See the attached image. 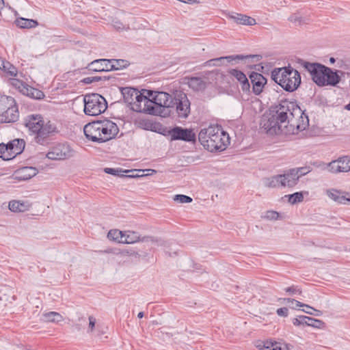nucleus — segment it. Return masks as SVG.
<instances>
[{
    "mask_svg": "<svg viewBox=\"0 0 350 350\" xmlns=\"http://www.w3.org/2000/svg\"><path fill=\"white\" fill-rule=\"evenodd\" d=\"M309 119L296 103L282 100L269 114L263 115L261 128L269 135H291L305 130Z\"/></svg>",
    "mask_w": 350,
    "mask_h": 350,
    "instance_id": "nucleus-1",
    "label": "nucleus"
},
{
    "mask_svg": "<svg viewBox=\"0 0 350 350\" xmlns=\"http://www.w3.org/2000/svg\"><path fill=\"white\" fill-rule=\"evenodd\" d=\"M123 243L133 244L137 242H142V238L139 234L135 231L126 230L124 231Z\"/></svg>",
    "mask_w": 350,
    "mask_h": 350,
    "instance_id": "nucleus-27",
    "label": "nucleus"
},
{
    "mask_svg": "<svg viewBox=\"0 0 350 350\" xmlns=\"http://www.w3.org/2000/svg\"><path fill=\"white\" fill-rule=\"evenodd\" d=\"M124 231H121L117 229L110 230L107 234V237L110 240L118 241V243H123Z\"/></svg>",
    "mask_w": 350,
    "mask_h": 350,
    "instance_id": "nucleus-32",
    "label": "nucleus"
},
{
    "mask_svg": "<svg viewBox=\"0 0 350 350\" xmlns=\"http://www.w3.org/2000/svg\"><path fill=\"white\" fill-rule=\"evenodd\" d=\"M147 241H150L152 243H158L159 242L158 239L154 237L146 236V237H142V242H147Z\"/></svg>",
    "mask_w": 350,
    "mask_h": 350,
    "instance_id": "nucleus-56",
    "label": "nucleus"
},
{
    "mask_svg": "<svg viewBox=\"0 0 350 350\" xmlns=\"http://www.w3.org/2000/svg\"><path fill=\"white\" fill-rule=\"evenodd\" d=\"M97 122L100 124L101 143L108 142L116 137L119 132V128L115 122L108 119L97 120Z\"/></svg>",
    "mask_w": 350,
    "mask_h": 350,
    "instance_id": "nucleus-10",
    "label": "nucleus"
},
{
    "mask_svg": "<svg viewBox=\"0 0 350 350\" xmlns=\"http://www.w3.org/2000/svg\"><path fill=\"white\" fill-rule=\"evenodd\" d=\"M84 112L88 116H98L107 108L105 98L98 94H87L83 98Z\"/></svg>",
    "mask_w": 350,
    "mask_h": 350,
    "instance_id": "nucleus-7",
    "label": "nucleus"
},
{
    "mask_svg": "<svg viewBox=\"0 0 350 350\" xmlns=\"http://www.w3.org/2000/svg\"><path fill=\"white\" fill-rule=\"evenodd\" d=\"M198 139L204 148L210 152L224 150L230 144L228 134L221 126L214 125L202 129L199 133Z\"/></svg>",
    "mask_w": 350,
    "mask_h": 350,
    "instance_id": "nucleus-2",
    "label": "nucleus"
},
{
    "mask_svg": "<svg viewBox=\"0 0 350 350\" xmlns=\"http://www.w3.org/2000/svg\"><path fill=\"white\" fill-rule=\"evenodd\" d=\"M101 79L100 77H85L82 80V82H83L85 84H90L93 82L98 81Z\"/></svg>",
    "mask_w": 350,
    "mask_h": 350,
    "instance_id": "nucleus-52",
    "label": "nucleus"
},
{
    "mask_svg": "<svg viewBox=\"0 0 350 350\" xmlns=\"http://www.w3.org/2000/svg\"><path fill=\"white\" fill-rule=\"evenodd\" d=\"M9 209L12 212H24L29 208V204L20 201L12 200L9 203Z\"/></svg>",
    "mask_w": 350,
    "mask_h": 350,
    "instance_id": "nucleus-30",
    "label": "nucleus"
},
{
    "mask_svg": "<svg viewBox=\"0 0 350 350\" xmlns=\"http://www.w3.org/2000/svg\"><path fill=\"white\" fill-rule=\"evenodd\" d=\"M300 64L310 74L312 81L319 86H325L323 79L326 66L319 63L300 60Z\"/></svg>",
    "mask_w": 350,
    "mask_h": 350,
    "instance_id": "nucleus-9",
    "label": "nucleus"
},
{
    "mask_svg": "<svg viewBox=\"0 0 350 350\" xmlns=\"http://www.w3.org/2000/svg\"><path fill=\"white\" fill-rule=\"evenodd\" d=\"M113 26L117 30H122L125 29H129V27H126L120 21H114L113 23Z\"/></svg>",
    "mask_w": 350,
    "mask_h": 350,
    "instance_id": "nucleus-55",
    "label": "nucleus"
},
{
    "mask_svg": "<svg viewBox=\"0 0 350 350\" xmlns=\"http://www.w3.org/2000/svg\"><path fill=\"white\" fill-rule=\"evenodd\" d=\"M252 84V92L255 95H259L267 83V79L260 73L252 72L249 75Z\"/></svg>",
    "mask_w": 350,
    "mask_h": 350,
    "instance_id": "nucleus-15",
    "label": "nucleus"
},
{
    "mask_svg": "<svg viewBox=\"0 0 350 350\" xmlns=\"http://www.w3.org/2000/svg\"><path fill=\"white\" fill-rule=\"evenodd\" d=\"M254 55H229L226 57H220L215 59H212L207 62V64L209 66H221L223 64L224 62L226 59L228 62H230L232 60H243L244 59L252 58L254 57Z\"/></svg>",
    "mask_w": 350,
    "mask_h": 350,
    "instance_id": "nucleus-21",
    "label": "nucleus"
},
{
    "mask_svg": "<svg viewBox=\"0 0 350 350\" xmlns=\"http://www.w3.org/2000/svg\"><path fill=\"white\" fill-rule=\"evenodd\" d=\"M96 323V319L92 316L89 317V329L92 332Z\"/></svg>",
    "mask_w": 350,
    "mask_h": 350,
    "instance_id": "nucleus-57",
    "label": "nucleus"
},
{
    "mask_svg": "<svg viewBox=\"0 0 350 350\" xmlns=\"http://www.w3.org/2000/svg\"><path fill=\"white\" fill-rule=\"evenodd\" d=\"M327 196L339 204H350V193L342 192L334 189L326 191Z\"/></svg>",
    "mask_w": 350,
    "mask_h": 350,
    "instance_id": "nucleus-17",
    "label": "nucleus"
},
{
    "mask_svg": "<svg viewBox=\"0 0 350 350\" xmlns=\"http://www.w3.org/2000/svg\"><path fill=\"white\" fill-rule=\"evenodd\" d=\"M124 172H132V174H130L129 176H126V177L130 178H139L145 176L144 174H139V172H138V170H125Z\"/></svg>",
    "mask_w": 350,
    "mask_h": 350,
    "instance_id": "nucleus-53",
    "label": "nucleus"
},
{
    "mask_svg": "<svg viewBox=\"0 0 350 350\" xmlns=\"http://www.w3.org/2000/svg\"><path fill=\"white\" fill-rule=\"evenodd\" d=\"M111 62L110 64V69L111 70H118L120 69H123L126 68L129 66L128 61L125 59H109Z\"/></svg>",
    "mask_w": 350,
    "mask_h": 350,
    "instance_id": "nucleus-33",
    "label": "nucleus"
},
{
    "mask_svg": "<svg viewBox=\"0 0 350 350\" xmlns=\"http://www.w3.org/2000/svg\"><path fill=\"white\" fill-rule=\"evenodd\" d=\"M16 24L20 28H33L38 25V22L35 20L24 18L16 19Z\"/></svg>",
    "mask_w": 350,
    "mask_h": 350,
    "instance_id": "nucleus-31",
    "label": "nucleus"
},
{
    "mask_svg": "<svg viewBox=\"0 0 350 350\" xmlns=\"http://www.w3.org/2000/svg\"><path fill=\"white\" fill-rule=\"evenodd\" d=\"M279 217V213L276 211H269L266 212L265 218L270 220H276Z\"/></svg>",
    "mask_w": 350,
    "mask_h": 350,
    "instance_id": "nucleus-49",
    "label": "nucleus"
},
{
    "mask_svg": "<svg viewBox=\"0 0 350 350\" xmlns=\"http://www.w3.org/2000/svg\"><path fill=\"white\" fill-rule=\"evenodd\" d=\"M26 94L28 96L37 100H40L44 97L43 92L32 87L26 88Z\"/></svg>",
    "mask_w": 350,
    "mask_h": 350,
    "instance_id": "nucleus-34",
    "label": "nucleus"
},
{
    "mask_svg": "<svg viewBox=\"0 0 350 350\" xmlns=\"http://www.w3.org/2000/svg\"><path fill=\"white\" fill-rule=\"evenodd\" d=\"M188 85L194 91H202L206 88V83L201 77H193L188 79Z\"/></svg>",
    "mask_w": 350,
    "mask_h": 350,
    "instance_id": "nucleus-26",
    "label": "nucleus"
},
{
    "mask_svg": "<svg viewBox=\"0 0 350 350\" xmlns=\"http://www.w3.org/2000/svg\"><path fill=\"white\" fill-rule=\"evenodd\" d=\"M303 311L305 312L306 313H307L308 314H311V315H312L313 312H314V311L310 309H309L308 310H303Z\"/></svg>",
    "mask_w": 350,
    "mask_h": 350,
    "instance_id": "nucleus-62",
    "label": "nucleus"
},
{
    "mask_svg": "<svg viewBox=\"0 0 350 350\" xmlns=\"http://www.w3.org/2000/svg\"><path fill=\"white\" fill-rule=\"evenodd\" d=\"M20 172L23 174V179L27 180L36 176L38 170L33 167H25L20 170Z\"/></svg>",
    "mask_w": 350,
    "mask_h": 350,
    "instance_id": "nucleus-35",
    "label": "nucleus"
},
{
    "mask_svg": "<svg viewBox=\"0 0 350 350\" xmlns=\"http://www.w3.org/2000/svg\"><path fill=\"white\" fill-rule=\"evenodd\" d=\"M8 73H9L11 76L15 77L16 76L17 71L14 67L8 66L7 70Z\"/></svg>",
    "mask_w": 350,
    "mask_h": 350,
    "instance_id": "nucleus-58",
    "label": "nucleus"
},
{
    "mask_svg": "<svg viewBox=\"0 0 350 350\" xmlns=\"http://www.w3.org/2000/svg\"><path fill=\"white\" fill-rule=\"evenodd\" d=\"M152 105L148 108V113L166 118L172 113L173 97L168 93L163 92H156L152 97Z\"/></svg>",
    "mask_w": 350,
    "mask_h": 350,
    "instance_id": "nucleus-5",
    "label": "nucleus"
},
{
    "mask_svg": "<svg viewBox=\"0 0 350 350\" xmlns=\"http://www.w3.org/2000/svg\"><path fill=\"white\" fill-rule=\"evenodd\" d=\"M280 176H282L281 180L282 184V188L293 187L298 183L297 177L295 178V174L292 173L291 170L285 171L284 173L280 174Z\"/></svg>",
    "mask_w": 350,
    "mask_h": 350,
    "instance_id": "nucleus-23",
    "label": "nucleus"
},
{
    "mask_svg": "<svg viewBox=\"0 0 350 350\" xmlns=\"http://www.w3.org/2000/svg\"><path fill=\"white\" fill-rule=\"evenodd\" d=\"M284 291L286 293H288L291 295H294L297 293L299 295L301 294V291L296 286H291L288 288H286Z\"/></svg>",
    "mask_w": 350,
    "mask_h": 350,
    "instance_id": "nucleus-47",
    "label": "nucleus"
},
{
    "mask_svg": "<svg viewBox=\"0 0 350 350\" xmlns=\"http://www.w3.org/2000/svg\"><path fill=\"white\" fill-rule=\"evenodd\" d=\"M174 200L180 203H190L193 200L188 196L178 194L174 196Z\"/></svg>",
    "mask_w": 350,
    "mask_h": 350,
    "instance_id": "nucleus-45",
    "label": "nucleus"
},
{
    "mask_svg": "<svg viewBox=\"0 0 350 350\" xmlns=\"http://www.w3.org/2000/svg\"><path fill=\"white\" fill-rule=\"evenodd\" d=\"M256 347L259 350H289L287 344L272 340L260 341Z\"/></svg>",
    "mask_w": 350,
    "mask_h": 350,
    "instance_id": "nucleus-20",
    "label": "nucleus"
},
{
    "mask_svg": "<svg viewBox=\"0 0 350 350\" xmlns=\"http://www.w3.org/2000/svg\"><path fill=\"white\" fill-rule=\"evenodd\" d=\"M100 124L97 121L90 122L85 125L83 132L86 138L92 142L100 144L102 139L99 131Z\"/></svg>",
    "mask_w": 350,
    "mask_h": 350,
    "instance_id": "nucleus-14",
    "label": "nucleus"
},
{
    "mask_svg": "<svg viewBox=\"0 0 350 350\" xmlns=\"http://www.w3.org/2000/svg\"><path fill=\"white\" fill-rule=\"evenodd\" d=\"M338 72H341V71L336 70L334 72L330 68L326 66L323 78L325 81V85H336L340 80V77L338 75Z\"/></svg>",
    "mask_w": 350,
    "mask_h": 350,
    "instance_id": "nucleus-22",
    "label": "nucleus"
},
{
    "mask_svg": "<svg viewBox=\"0 0 350 350\" xmlns=\"http://www.w3.org/2000/svg\"><path fill=\"white\" fill-rule=\"evenodd\" d=\"M290 170H291L292 173L295 174V177L297 176V181L299 180V178L307 174L310 172L309 167H308L293 168Z\"/></svg>",
    "mask_w": 350,
    "mask_h": 350,
    "instance_id": "nucleus-41",
    "label": "nucleus"
},
{
    "mask_svg": "<svg viewBox=\"0 0 350 350\" xmlns=\"http://www.w3.org/2000/svg\"><path fill=\"white\" fill-rule=\"evenodd\" d=\"M110 64L109 59H98L90 63L87 68L94 72H108L111 71Z\"/></svg>",
    "mask_w": 350,
    "mask_h": 350,
    "instance_id": "nucleus-19",
    "label": "nucleus"
},
{
    "mask_svg": "<svg viewBox=\"0 0 350 350\" xmlns=\"http://www.w3.org/2000/svg\"><path fill=\"white\" fill-rule=\"evenodd\" d=\"M288 20L292 23H297L299 25H301L304 22L302 17L299 16L297 14H292L289 17Z\"/></svg>",
    "mask_w": 350,
    "mask_h": 350,
    "instance_id": "nucleus-50",
    "label": "nucleus"
},
{
    "mask_svg": "<svg viewBox=\"0 0 350 350\" xmlns=\"http://www.w3.org/2000/svg\"><path fill=\"white\" fill-rule=\"evenodd\" d=\"M282 176L280 174L273 175L269 177H265L262 179L265 187L271 189L282 188Z\"/></svg>",
    "mask_w": 350,
    "mask_h": 350,
    "instance_id": "nucleus-25",
    "label": "nucleus"
},
{
    "mask_svg": "<svg viewBox=\"0 0 350 350\" xmlns=\"http://www.w3.org/2000/svg\"><path fill=\"white\" fill-rule=\"evenodd\" d=\"M18 118L19 112L15 99L12 96H1L0 98V122H15Z\"/></svg>",
    "mask_w": 350,
    "mask_h": 350,
    "instance_id": "nucleus-6",
    "label": "nucleus"
},
{
    "mask_svg": "<svg viewBox=\"0 0 350 350\" xmlns=\"http://www.w3.org/2000/svg\"><path fill=\"white\" fill-rule=\"evenodd\" d=\"M284 298H280L278 300L279 301H283L284 302H286V304H291L289 306L290 307H291L292 308L295 309L296 308H297L298 306H296V304L295 303H292L291 301H284Z\"/></svg>",
    "mask_w": 350,
    "mask_h": 350,
    "instance_id": "nucleus-60",
    "label": "nucleus"
},
{
    "mask_svg": "<svg viewBox=\"0 0 350 350\" xmlns=\"http://www.w3.org/2000/svg\"><path fill=\"white\" fill-rule=\"evenodd\" d=\"M44 320L49 322H59L62 320V317L58 312H50L44 314Z\"/></svg>",
    "mask_w": 350,
    "mask_h": 350,
    "instance_id": "nucleus-36",
    "label": "nucleus"
},
{
    "mask_svg": "<svg viewBox=\"0 0 350 350\" xmlns=\"http://www.w3.org/2000/svg\"><path fill=\"white\" fill-rule=\"evenodd\" d=\"M121 92L123 95L124 101L129 104L131 103H133V98L137 94V90L133 88L126 87L122 88Z\"/></svg>",
    "mask_w": 350,
    "mask_h": 350,
    "instance_id": "nucleus-29",
    "label": "nucleus"
},
{
    "mask_svg": "<svg viewBox=\"0 0 350 350\" xmlns=\"http://www.w3.org/2000/svg\"><path fill=\"white\" fill-rule=\"evenodd\" d=\"M121 257H126V256H133L135 258H139V254L135 250L131 249V248H124L120 249V256Z\"/></svg>",
    "mask_w": 350,
    "mask_h": 350,
    "instance_id": "nucleus-40",
    "label": "nucleus"
},
{
    "mask_svg": "<svg viewBox=\"0 0 350 350\" xmlns=\"http://www.w3.org/2000/svg\"><path fill=\"white\" fill-rule=\"evenodd\" d=\"M288 202L292 204L301 202L304 200L303 192H295L293 194L288 195Z\"/></svg>",
    "mask_w": 350,
    "mask_h": 350,
    "instance_id": "nucleus-39",
    "label": "nucleus"
},
{
    "mask_svg": "<svg viewBox=\"0 0 350 350\" xmlns=\"http://www.w3.org/2000/svg\"><path fill=\"white\" fill-rule=\"evenodd\" d=\"M294 325H306L315 328H322L325 325V323L321 320L316 319L306 316H299L293 320Z\"/></svg>",
    "mask_w": 350,
    "mask_h": 350,
    "instance_id": "nucleus-16",
    "label": "nucleus"
},
{
    "mask_svg": "<svg viewBox=\"0 0 350 350\" xmlns=\"http://www.w3.org/2000/svg\"><path fill=\"white\" fill-rule=\"evenodd\" d=\"M276 313L280 317H287L288 313V310L287 308H285V307L280 308L276 310Z\"/></svg>",
    "mask_w": 350,
    "mask_h": 350,
    "instance_id": "nucleus-54",
    "label": "nucleus"
},
{
    "mask_svg": "<svg viewBox=\"0 0 350 350\" xmlns=\"http://www.w3.org/2000/svg\"><path fill=\"white\" fill-rule=\"evenodd\" d=\"M120 248H108L105 250H100L98 251L99 253H106V254H112L115 256H120Z\"/></svg>",
    "mask_w": 350,
    "mask_h": 350,
    "instance_id": "nucleus-48",
    "label": "nucleus"
},
{
    "mask_svg": "<svg viewBox=\"0 0 350 350\" xmlns=\"http://www.w3.org/2000/svg\"><path fill=\"white\" fill-rule=\"evenodd\" d=\"M229 18L237 24L252 26L256 23L254 18L242 14L234 13L229 15Z\"/></svg>",
    "mask_w": 350,
    "mask_h": 350,
    "instance_id": "nucleus-24",
    "label": "nucleus"
},
{
    "mask_svg": "<svg viewBox=\"0 0 350 350\" xmlns=\"http://www.w3.org/2000/svg\"><path fill=\"white\" fill-rule=\"evenodd\" d=\"M11 156L12 154H9L8 152V146H6V144H0V158L3 159V160L8 161L11 160Z\"/></svg>",
    "mask_w": 350,
    "mask_h": 350,
    "instance_id": "nucleus-43",
    "label": "nucleus"
},
{
    "mask_svg": "<svg viewBox=\"0 0 350 350\" xmlns=\"http://www.w3.org/2000/svg\"><path fill=\"white\" fill-rule=\"evenodd\" d=\"M345 109L350 111V103L345 106Z\"/></svg>",
    "mask_w": 350,
    "mask_h": 350,
    "instance_id": "nucleus-64",
    "label": "nucleus"
},
{
    "mask_svg": "<svg viewBox=\"0 0 350 350\" xmlns=\"http://www.w3.org/2000/svg\"><path fill=\"white\" fill-rule=\"evenodd\" d=\"M8 66H10V64L9 62H4L3 60L0 59V68L2 67V68L4 70H7Z\"/></svg>",
    "mask_w": 350,
    "mask_h": 350,
    "instance_id": "nucleus-59",
    "label": "nucleus"
},
{
    "mask_svg": "<svg viewBox=\"0 0 350 350\" xmlns=\"http://www.w3.org/2000/svg\"><path fill=\"white\" fill-rule=\"evenodd\" d=\"M337 160L340 161L339 165L341 167V172H347L350 171V157H342L338 158Z\"/></svg>",
    "mask_w": 350,
    "mask_h": 350,
    "instance_id": "nucleus-37",
    "label": "nucleus"
},
{
    "mask_svg": "<svg viewBox=\"0 0 350 350\" xmlns=\"http://www.w3.org/2000/svg\"><path fill=\"white\" fill-rule=\"evenodd\" d=\"M168 135L171 141L182 140L185 142H195L196 136L191 129H184L180 126H175L168 131Z\"/></svg>",
    "mask_w": 350,
    "mask_h": 350,
    "instance_id": "nucleus-12",
    "label": "nucleus"
},
{
    "mask_svg": "<svg viewBox=\"0 0 350 350\" xmlns=\"http://www.w3.org/2000/svg\"><path fill=\"white\" fill-rule=\"evenodd\" d=\"M138 127L147 131H157L158 124L148 119L142 118L136 121Z\"/></svg>",
    "mask_w": 350,
    "mask_h": 350,
    "instance_id": "nucleus-28",
    "label": "nucleus"
},
{
    "mask_svg": "<svg viewBox=\"0 0 350 350\" xmlns=\"http://www.w3.org/2000/svg\"><path fill=\"white\" fill-rule=\"evenodd\" d=\"M271 79L288 92L295 91L301 84L300 73L291 66L274 68Z\"/></svg>",
    "mask_w": 350,
    "mask_h": 350,
    "instance_id": "nucleus-3",
    "label": "nucleus"
},
{
    "mask_svg": "<svg viewBox=\"0 0 350 350\" xmlns=\"http://www.w3.org/2000/svg\"><path fill=\"white\" fill-rule=\"evenodd\" d=\"M340 163V161L335 160L332 162H330L327 165V170L332 173H339L341 172V167H340L339 164Z\"/></svg>",
    "mask_w": 350,
    "mask_h": 350,
    "instance_id": "nucleus-42",
    "label": "nucleus"
},
{
    "mask_svg": "<svg viewBox=\"0 0 350 350\" xmlns=\"http://www.w3.org/2000/svg\"><path fill=\"white\" fill-rule=\"evenodd\" d=\"M129 105L131 106V109L135 111L148 113V108L150 105H152V100L137 90V94L133 98V103Z\"/></svg>",
    "mask_w": 350,
    "mask_h": 350,
    "instance_id": "nucleus-13",
    "label": "nucleus"
},
{
    "mask_svg": "<svg viewBox=\"0 0 350 350\" xmlns=\"http://www.w3.org/2000/svg\"><path fill=\"white\" fill-rule=\"evenodd\" d=\"M228 72L232 77H234L239 82L246 76L242 71L237 69H231L228 71Z\"/></svg>",
    "mask_w": 350,
    "mask_h": 350,
    "instance_id": "nucleus-44",
    "label": "nucleus"
},
{
    "mask_svg": "<svg viewBox=\"0 0 350 350\" xmlns=\"http://www.w3.org/2000/svg\"><path fill=\"white\" fill-rule=\"evenodd\" d=\"M284 301L286 300L288 301H291L292 303H295L297 306H305L308 309H310V310H313L314 312H313L312 315L319 317L322 314V312L321 310H316L314 308H312L307 304H303V303H301L297 300H295L294 299H284Z\"/></svg>",
    "mask_w": 350,
    "mask_h": 350,
    "instance_id": "nucleus-38",
    "label": "nucleus"
},
{
    "mask_svg": "<svg viewBox=\"0 0 350 350\" xmlns=\"http://www.w3.org/2000/svg\"><path fill=\"white\" fill-rule=\"evenodd\" d=\"M23 124L30 133L35 135V141L40 144H42L55 129V127L50 122L45 124L40 114L27 116L23 119Z\"/></svg>",
    "mask_w": 350,
    "mask_h": 350,
    "instance_id": "nucleus-4",
    "label": "nucleus"
},
{
    "mask_svg": "<svg viewBox=\"0 0 350 350\" xmlns=\"http://www.w3.org/2000/svg\"><path fill=\"white\" fill-rule=\"evenodd\" d=\"M104 172L107 174H112V175H119V173L124 172V171H123L121 168L115 169V168H109V167L105 168Z\"/></svg>",
    "mask_w": 350,
    "mask_h": 350,
    "instance_id": "nucleus-51",
    "label": "nucleus"
},
{
    "mask_svg": "<svg viewBox=\"0 0 350 350\" xmlns=\"http://www.w3.org/2000/svg\"><path fill=\"white\" fill-rule=\"evenodd\" d=\"M137 317L139 318H142L144 317V312H139L138 314H137Z\"/></svg>",
    "mask_w": 350,
    "mask_h": 350,
    "instance_id": "nucleus-63",
    "label": "nucleus"
},
{
    "mask_svg": "<svg viewBox=\"0 0 350 350\" xmlns=\"http://www.w3.org/2000/svg\"><path fill=\"white\" fill-rule=\"evenodd\" d=\"M9 154H12L11 159L23 151L25 146V142L23 139H15L6 144Z\"/></svg>",
    "mask_w": 350,
    "mask_h": 350,
    "instance_id": "nucleus-18",
    "label": "nucleus"
},
{
    "mask_svg": "<svg viewBox=\"0 0 350 350\" xmlns=\"http://www.w3.org/2000/svg\"><path fill=\"white\" fill-rule=\"evenodd\" d=\"M74 150L67 144H59L52 147L46 154L51 160H64L74 156Z\"/></svg>",
    "mask_w": 350,
    "mask_h": 350,
    "instance_id": "nucleus-11",
    "label": "nucleus"
},
{
    "mask_svg": "<svg viewBox=\"0 0 350 350\" xmlns=\"http://www.w3.org/2000/svg\"><path fill=\"white\" fill-rule=\"evenodd\" d=\"M145 171L148 172L146 175H150L152 174L153 173H156V170L152 169H146L145 170H138V172H144Z\"/></svg>",
    "mask_w": 350,
    "mask_h": 350,
    "instance_id": "nucleus-61",
    "label": "nucleus"
},
{
    "mask_svg": "<svg viewBox=\"0 0 350 350\" xmlns=\"http://www.w3.org/2000/svg\"><path fill=\"white\" fill-rule=\"evenodd\" d=\"M190 105V101L185 93L181 91H176L174 93L172 111L174 109L178 118L185 119L189 116Z\"/></svg>",
    "mask_w": 350,
    "mask_h": 350,
    "instance_id": "nucleus-8",
    "label": "nucleus"
},
{
    "mask_svg": "<svg viewBox=\"0 0 350 350\" xmlns=\"http://www.w3.org/2000/svg\"><path fill=\"white\" fill-rule=\"evenodd\" d=\"M239 83L241 84V89L243 92H245V93L250 92V88H251L250 83L249 80L246 76L241 81H240Z\"/></svg>",
    "mask_w": 350,
    "mask_h": 350,
    "instance_id": "nucleus-46",
    "label": "nucleus"
}]
</instances>
